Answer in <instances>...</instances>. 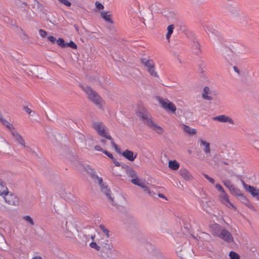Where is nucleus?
<instances>
[{
    "label": "nucleus",
    "mask_w": 259,
    "mask_h": 259,
    "mask_svg": "<svg viewBox=\"0 0 259 259\" xmlns=\"http://www.w3.org/2000/svg\"><path fill=\"white\" fill-rule=\"evenodd\" d=\"M137 115L156 133L160 135L163 133V129L153 121L151 115L145 108L142 107L139 108L137 111Z\"/></svg>",
    "instance_id": "obj_1"
},
{
    "label": "nucleus",
    "mask_w": 259,
    "mask_h": 259,
    "mask_svg": "<svg viewBox=\"0 0 259 259\" xmlns=\"http://www.w3.org/2000/svg\"><path fill=\"white\" fill-rule=\"evenodd\" d=\"M93 127L99 135L110 140L112 146L116 151L118 150L117 145L114 142L113 139L108 133L107 128L102 122H95L93 123Z\"/></svg>",
    "instance_id": "obj_2"
},
{
    "label": "nucleus",
    "mask_w": 259,
    "mask_h": 259,
    "mask_svg": "<svg viewBox=\"0 0 259 259\" xmlns=\"http://www.w3.org/2000/svg\"><path fill=\"white\" fill-rule=\"evenodd\" d=\"M213 228L214 229L211 230V233L213 235L219 237L226 242H233V237L228 230L222 228L218 224H214Z\"/></svg>",
    "instance_id": "obj_3"
},
{
    "label": "nucleus",
    "mask_w": 259,
    "mask_h": 259,
    "mask_svg": "<svg viewBox=\"0 0 259 259\" xmlns=\"http://www.w3.org/2000/svg\"><path fill=\"white\" fill-rule=\"evenodd\" d=\"M82 89L88 95V98L90 100L99 108H102L103 106L104 105V102L96 92L94 91L91 88L88 86L82 87Z\"/></svg>",
    "instance_id": "obj_4"
},
{
    "label": "nucleus",
    "mask_w": 259,
    "mask_h": 259,
    "mask_svg": "<svg viewBox=\"0 0 259 259\" xmlns=\"http://www.w3.org/2000/svg\"><path fill=\"white\" fill-rule=\"evenodd\" d=\"M159 102L161 107L166 111L175 113L177 110L175 105L167 99L160 98Z\"/></svg>",
    "instance_id": "obj_5"
},
{
    "label": "nucleus",
    "mask_w": 259,
    "mask_h": 259,
    "mask_svg": "<svg viewBox=\"0 0 259 259\" xmlns=\"http://www.w3.org/2000/svg\"><path fill=\"white\" fill-rule=\"evenodd\" d=\"M220 201L229 208L237 210L236 207L230 201L229 197L226 192L221 193L219 195Z\"/></svg>",
    "instance_id": "obj_6"
},
{
    "label": "nucleus",
    "mask_w": 259,
    "mask_h": 259,
    "mask_svg": "<svg viewBox=\"0 0 259 259\" xmlns=\"http://www.w3.org/2000/svg\"><path fill=\"white\" fill-rule=\"evenodd\" d=\"M141 62L147 68L151 75L155 76H157V73L155 71L154 63L152 60H146L144 58L141 59Z\"/></svg>",
    "instance_id": "obj_7"
},
{
    "label": "nucleus",
    "mask_w": 259,
    "mask_h": 259,
    "mask_svg": "<svg viewBox=\"0 0 259 259\" xmlns=\"http://www.w3.org/2000/svg\"><path fill=\"white\" fill-rule=\"evenodd\" d=\"M3 196L5 200V202L11 205H15L17 204L18 202V198L15 195L10 193L8 190V192L6 193H4L3 195Z\"/></svg>",
    "instance_id": "obj_8"
},
{
    "label": "nucleus",
    "mask_w": 259,
    "mask_h": 259,
    "mask_svg": "<svg viewBox=\"0 0 259 259\" xmlns=\"http://www.w3.org/2000/svg\"><path fill=\"white\" fill-rule=\"evenodd\" d=\"M7 128L18 143L21 144L23 147H25L24 141L22 137L17 132L13 125H9Z\"/></svg>",
    "instance_id": "obj_9"
},
{
    "label": "nucleus",
    "mask_w": 259,
    "mask_h": 259,
    "mask_svg": "<svg viewBox=\"0 0 259 259\" xmlns=\"http://www.w3.org/2000/svg\"><path fill=\"white\" fill-rule=\"evenodd\" d=\"M97 180L102 192L104 193L108 198L111 201H113V198L111 196V191L109 189L106 185H104L103 183V180L100 177H97Z\"/></svg>",
    "instance_id": "obj_10"
},
{
    "label": "nucleus",
    "mask_w": 259,
    "mask_h": 259,
    "mask_svg": "<svg viewBox=\"0 0 259 259\" xmlns=\"http://www.w3.org/2000/svg\"><path fill=\"white\" fill-rule=\"evenodd\" d=\"M243 186L245 190L250 193L253 197L257 196V199L259 200V189L254 187L253 186L248 185L244 183H243Z\"/></svg>",
    "instance_id": "obj_11"
},
{
    "label": "nucleus",
    "mask_w": 259,
    "mask_h": 259,
    "mask_svg": "<svg viewBox=\"0 0 259 259\" xmlns=\"http://www.w3.org/2000/svg\"><path fill=\"white\" fill-rule=\"evenodd\" d=\"M198 142L199 143L200 146L202 149L203 152L206 154H210L211 151L210 148V143L202 139H200L198 141Z\"/></svg>",
    "instance_id": "obj_12"
},
{
    "label": "nucleus",
    "mask_w": 259,
    "mask_h": 259,
    "mask_svg": "<svg viewBox=\"0 0 259 259\" xmlns=\"http://www.w3.org/2000/svg\"><path fill=\"white\" fill-rule=\"evenodd\" d=\"M213 120L221 122H229L230 124H234V120L230 117L226 115H221L213 117Z\"/></svg>",
    "instance_id": "obj_13"
},
{
    "label": "nucleus",
    "mask_w": 259,
    "mask_h": 259,
    "mask_svg": "<svg viewBox=\"0 0 259 259\" xmlns=\"http://www.w3.org/2000/svg\"><path fill=\"white\" fill-rule=\"evenodd\" d=\"M122 155L129 161H133L137 156V153L134 154V152L129 150H125L122 153Z\"/></svg>",
    "instance_id": "obj_14"
},
{
    "label": "nucleus",
    "mask_w": 259,
    "mask_h": 259,
    "mask_svg": "<svg viewBox=\"0 0 259 259\" xmlns=\"http://www.w3.org/2000/svg\"><path fill=\"white\" fill-rule=\"evenodd\" d=\"M180 176L186 181H190L192 179V176L186 168H181L179 171Z\"/></svg>",
    "instance_id": "obj_15"
},
{
    "label": "nucleus",
    "mask_w": 259,
    "mask_h": 259,
    "mask_svg": "<svg viewBox=\"0 0 259 259\" xmlns=\"http://www.w3.org/2000/svg\"><path fill=\"white\" fill-rule=\"evenodd\" d=\"M181 126L183 131L189 135L193 136L196 134V130L194 128L185 124H182Z\"/></svg>",
    "instance_id": "obj_16"
},
{
    "label": "nucleus",
    "mask_w": 259,
    "mask_h": 259,
    "mask_svg": "<svg viewBox=\"0 0 259 259\" xmlns=\"http://www.w3.org/2000/svg\"><path fill=\"white\" fill-rule=\"evenodd\" d=\"M210 94V89L208 87H205L203 89V91L202 94V97L203 99L207 100H211L212 98L209 95Z\"/></svg>",
    "instance_id": "obj_17"
},
{
    "label": "nucleus",
    "mask_w": 259,
    "mask_h": 259,
    "mask_svg": "<svg viewBox=\"0 0 259 259\" xmlns=\"http://www.w3.org/2000/svg\"><path fill=\"white\" fill-rule=\"evenodd\" d=\"M101 16L102 18L106 22H108L110 23H113V21L111 18V15L109 12H101Z\"/></svg>",
    "instance_id": "obj_18"
},
{
    "label": "nucleus",
    "mask_w": 259,
    "mask_h": 259,
    "mask_svg": "<svg viewBox=\"0 0 259 259\" xmlns=\"http://www.w3.org/2000/svg\"><path fill=\"white\" fill-rule=\"evenodd\" d=\"M169 168L173 170H177L180 167L179 163L176 160H170L168 162Z\"/></svg>",
    "instance_id": "obj_19"
},
{
    "label": "nucleus",
    "mask_w": 259,
    "mask_h": 259,
    "mask_svg": "<svg viewBox=\"0 0 259 259\" xmlns=\"http://www.w3.org/2000/svg\"><path fill=\"white\" fill-rule=\"evenodd\" d=\"M174 28H175V26L172 24L168 25L167 27V33L166 34V38L168 42L169 41V39H170L171 35L173 33Z\"/></svg>",
    "instance_id": "obj_20"
},
{
    "label": "nucleus",
    "mask_w": 259,
    "mask_h": 259,
    "mask_svg": "<svg viewBox=\"0 0 259 259\" xmlns=\"http://www.w3.org/2000/svg\"><path fill=\"white\" fill-rule=\"evenodd\" d=\"M8 190L5 184L0 180V196H3L4 193H7Z\"/></svg>",
    "instance_id": "obj_21"
},
{
    "label": "nucleus",
    "mask_w": 259,
    "mask_h": 259,
    "mask_svg": "<svg viewBox=\"0 0 259 259\" xmlns=\"http://www.w3.org/2000/svg\"><path fill=\"white\" fill-rule=\"evenodd\" d=\"M228 189L229 191L233 194H236L240 195V194H238L239 190L237 188H236L234 185H232Z\"/></svg>",
    "instance_id": "obj_22"
},
{
    "label": "nucleus",
    "mask_w": 259,
    "mask_h": 259,
    "mask_svg": "<svg viewBox=\"0 0 259 259\" xmlns=\"http://www.w3.org/2000/svg\"><path fill=\"white\" fill-rule=\"evenodd\" d=\"M229 257L230 259H240L239 255L233 251L230 252Z\"/></svg>",
    "instance_id": "obj_23"
},
{
    "label": "nucleus",
    "mask_w": 259,
    "mask_h": 259,
    "mask_svg": "<svg viewBox=\"0 0 259 259\" xmlns=\"http://www.w3.org/2000/svg\"><path fill=\"white\" fill-rule=\"evenodd\" d=\"M100 228L103 232L106 235L107 237H109V231L104 226L100 225Z\"/></svg>",
    "instance_id": "obj_24"
},
{
    "label": "nucleus",
    "mask_w": 259,
    "mask_h": 259,
    "mask_svg": "<svg viewBox=\"0 0 259 259\" xmlns=\"http://www.w3.org/2000/svg\"><path fill=\"white\" fill-rule=\"evenodd\" d=\"M23 219L26 222H28L31 225H34V222H33L32 219L29 215L24 216L23 217Z\"/></svg>",
    "instance_id": "obj_25"
},
{
    "label": "nucleus",
    "mask_w": 259,
    "mask_h": 259,
    "mask_svg": "<svg viewBox=\"0 0 259 259\" xmlns=\"http://www.w3.org/2000/svg\"><path fill=\"white\" fill-rule=\"evenodd\" d=\"M57 44L60 47L62 48H64L66 47V44H65V41L63 39L59 38L57 40Z\"/></svg>",
    "instance_id": "obj_26"
},
{
    "label": "nucleus",
    "mask_w": 259,
    "mask_h": 259,
    "mask_svg": "<svg viewBox=\"0 0 259 259\" xmlns=\"http://www.w3.org/2000/svg\"><path fill=\"white\" fill-rule=\"evenodd\" d=\"M90 246L92 248L95 249L97 251H99L100 249V247L99 245H98V244L95 242H91L90 244Z\"/></svg>",
    "instance_id": "obj_27"
},
{
    "label": "nucleus",
    "mask_w": 259,
    "mask_h": 259,
    "mask_svg": "<svg viewBox=\"0 0 259 259\" xmlns=\"http://www.w3.org/2000/svg\"><path fill=\"white\" fill-rule=\"evenodd\" d=\"M143 181V180L138 179V178H136L135 179H133L131 180V182L133 184L136 185L137 186H139L140 183Z\"/></svg>",
    "instance_id": "obj_28"
},
{
    "label": "nucleus",
    "mask_w": 259,
    "mask_h": 259,
    "mask_svg": "<svg viewBox=\"0 0 259 259\" xmlns=\"http://www.w3.org/2000/svg\"><path fill=\"white\" fill-rule=\"evenodd\" d=\"M70 47L73 49H76L77 47V45L72 41H70L68 43L66 44V47Z\"/></svg>",
    "instance_id": "obj_29"
},
{
    "label": "nucleus",
    "mask_w": 259,
    "mask_h": 259,
    "mask_svg": "<svg viewBox=\"0 0 259 259\" xmlns=\"http://www.w3.org/2000/svg\"><path fill=\"white\" fill-rule=\"evenodd\" d=\"M95 6L96 9L98 10H102L104 8V6L98 1L95 3Z\"/></svg>",
    "instance_id": "obj_30"
},
{
    "label": "nucleus",
    "mask_w": 259,
    "mask_h": 259,
    "mask_svg": "<svg viewBox=\"0 0 259 259\" xmlns=\"http://www.w3.org/2000/svg\"><path fill=\"white\" fill-rule=\"evenodd\" d=\"M143 189L144 191L145 192L147 193V194H148L149 195L152 196H154V193L152 191H151L149 190V189L147 187L146 185Z\"/></svg>",
    "instance_id": "obj_31"
},
{
    "label": "nucleus",
    "mask_w": 259,
    "mask_h": 259,
    "mask_svg": "<svg viewBox=\"0 0 259 259\" xmlns=\"http://www.w3.org/2000/svg\"><path fill=\"white\" fill-rule=\"evenodd\" d=\"M58 1L60 3L63 4L65 6H67V7H70L71 5V3L67 0H58Z\"/></svg>",
    "instance_id": "obj_32"
},
{
    "label": "nucleus",
    "mask_w": 259,
    "mask_h": 259,
    "mask_svg": "<svg viewBox=\"0 0 259 259\" xmlns=\"http://www.w3.org/2000/svg\"><path fill=\"white\" fill-rule=\"evenodd\" d=\"M215 188L221 193H223V192H225L222 186L219 184H217L215 185Z\"/></svg>",
    "instance_id": "obj_33"
},
{
    "label": "nucleus",
    "mask_w": 259,
    "mask_h": 259,
    "mask_svg": "<svg viewBox=\"0 0 259 259\" xmlns=\"http://www.w3.org/2000/svg\"><path fill=\"white\" fill-rule=\"evenodd\" d=\"M203 176L211 184H213L215 182L214 179L210 177H209L206 174H203Z\"/></svg>",
    "instance_id": "obj_34"
},
{
    "label": "nucleus",
    "mask_w": 259,
    "mask_h": 259,
    "mask_svg": "<svg viewBox=\"0 0 259 259\" xmlns=\"http://www.w3.org/2000/svg\"><path fill=\"white\" fill-rule=\"evenodd\" d=\"M223 184L228 188H229L232 185L231 184V183L230 182V181H229V180L224 181H223Z\"/></svg>",
    "instance_id": "obj_35"
},
{
    "label": "nucleus",
    "mask_w": 259,
    "mask_h": 259,
    "mask_svg": "<svg viewBox=\"0 0 259 259\" xmlns=\"http://www.w3.org/2000/svg\"><path fill=\"white\" fill-rule=\"evenodd\" d=\"M103 153L112 160L114 159V157L112 154L107 152L106 150H104V151H103Z\"/></svg>",
    "instance_id": "obj_36"
},
{
    "label": "nucleus",
    "mask_w": 259,
    "mask_h": 259,
    "mask_svg": "<svg viewBox=\"0 0 259 259\" xmlns=\"http://www.w3.org/2000/svg\"><path fill=\"white\" fill-rule=\"evenodd\" d=\"M39 34L40 35V36H41L43 37H45L47 34V32L46 31L42 30V29H40L39 30Z\"/></svg>",
    "instance_id": "obj_37"
},
{
    "label": "nucleus",
    "mask_w": 259,
    "mask_h": 259,
    "mask_svg": "<svg viewBox=\"0 0 259 259\" xmlns=\"http://www.w3.org/2000/svg\"><path fill=\"white\" fill-rule=\"evenodd\" d=\"M94 148L96 150L99 151H101L103 153V151H104V150L101 148V147L100 146H98V145L95 146Z\"/></svg>",
    "instance_id": "obj_38"
},
{
    "label": "nucleus",
    "mask_w": 259,
    "mask_h": 259,
    "mask_svg": "<svg viewBox=\"0 0 259 259\" xmlns=\"http://www.w3.org/2000/svg\"><path fill=\"white\" fill-rule=\"evenodd\" d=\"M48 38L52 43H54L56 41V39L53 36H49Z\"/></svg>",
    "instance_id": "obj_39"
},
{
    "label": "nucleus",
    "mask_w": 259,
    "mask_h": 259,
    "mask_svg": "<svg viewBox=\"0 0 259 259\" xmlns=\"http://www.w3.org/2000/svg\"><path fill=\"white\" fill-rule=\"evenodd\" d=\"M146 186V184H145V183L144 182V181H143L139 185V186L141 187V188H143L144 187H145V186Z\"/></svg>",
    "instance_id": "obj_40"
},
{
    "label": "nucleus",
    "mask_w": 259,
    "mask_h": 259,
    "mask_svg": "<svg viewBox=\"0 0 259 259\" xmlns=\"http://www.w3.org/2000/svg\"><path fill=\"white\" fill-rule=\"evenodd\" d=\"M113 162L114 163V164H115V165L116 166H119L120 165L119 163L118 162L116 161L114 158V159H113Z\"/></svg>",
    "instance_id": "obj_41"
},
{
    "label": "nucleus",
    "mask_w": 259,
    "mask_h": 259,
    "mask_svg": "<svg viewBox=\"0 0 259 259\" xmlns=\"http://www.w3.org/2000/svg\"><path fill=\"white\" fill-rule=\"evenodd\" d=\"M26 112L28 114H30L31 113V112H32V110L28 108H26Z\"/></svg>",
    "instance_id": "obj_42"
},
{
    "label": "nucleus",
    "mask_w": 259,
    "mask_h": 259,
    "mask_svg": "<svg viewBox=\"0 0 259 259\" xmlns=\"http://www.w3.org/2000/svg\"><path fill=\"white\" fill-rule=\"evenodd\" d=\"M32 259H42V258L40 256H36L33 257Z\"/></svg>",
    "instance_id": "obj_43"
},
{
    "label": "nucleus",
    "mask_w": 259,
    "mask_h": 259,
    "mask_svg": "<svg viewBox=\"0 0 259 259\" xmlns=\"http://www.w3.org/2000/svg\"><path fill=\"white\" fill-rule=\"evenodd\" d=\"M234 70H235L236 72H237V73H239V71L238 69H237V67L234 66Z\"/></svg>",
    "instance_id": "obj_44"
},
{
    "label": "nucleus",
    "mask_w": 259,
    "mask_h": 259,
    "mask_svg": "<svg viewBox=\"0 0 259 259\" xmlns=\"http://www.w3.org/2000/svg\"><path fill=\"white\" fill-rule=\"evenodd\" d=\"M101 142L102 143H103V145H105V140H104V139H101Z\"/></svg>",
    "instance_id": "obj_45"
},
{
    "label": "nucleus",
    "mask_w": 259,
    "mask_h": 259,
    "mask_svg": "<svg viewBox=\"0 0 259 259\" xmlns=\"http://www.w3.org/2000/svg\"><path fill=\"white\" fill-rule=\"evenodd\" d=\"M158 196L161 198H165L164 196L162 194H159Z\"/></svg>",
    "instance_id": "obj_46"
},
{
    "label": "nucleus",
    "mask_w": 259,
    "mask_h": 259,
    "mask_svg": "<svg viewBox=\"0 0 259 259\" xmlns=\"http://www.w3.org/2000/svg\"><path fill=\"white\" fill-rule=\"evenodd\" d=\"M91 238H92V239L93 240H94V239H95V236H91Z\"/></svg>",
    "instance_id": "obj_47"
},
{
    "label": "nucleus",
    "mask_w": 259,
    "mask_h": 259,
    "mask_svg": "<svg viewBox=\"0 0 259 259\" xmlns=\"http://www.w3.org/2000/svg\"><path fill=\"white\" fill-rule=\"evenodd\" d=\"M195 46H196V47H199V45L197 44H196Z\"/></svg>",
    "instance_id": "obj_48"
}]
</instances>
